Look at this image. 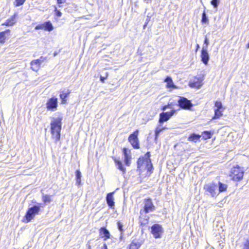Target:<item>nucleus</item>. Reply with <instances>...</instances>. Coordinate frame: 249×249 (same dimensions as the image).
I'll return each instance as SVG.
<instances>
[{
	"label": "nucleus",
	"mask_w": 249,
	"mask_h": 249,
	"mask_svg": "<svg viewBox=\"0 0 249 249\" xmlns=\"http://www.w3.org/2000/svg\"><path fill=\"white\" fill-rule=\"evenodd\" d=\"M100 235L102 238H104L105 240H107L110 237V233L105 227H102L99 231Z\"/></svg>",
	"instance_id": "obj_15"
},
{
	"label": "nucleus",
	"mask_w": 249,
	"mask_h": 249,
	"mask_svg": "<svg viewBox=\"0 0 249 249\" xmlns=\"http://www.w3.org/2000/svg\"><path fill=\"white\" fill-rule=\"evenodd\" d=\"M56 11V15L58 17H60L62 16V13L59 10H57V9H55Z\"/></svg>",
	"instance_id": "obj_43"
},
{
	"label": "nucleus",
	"mask_w": 249,
	"mask_h": 249,
	"mask_svg": "<svg viewBox=\"0 0 249 249\" xmlns=\"http://www.w3.org/2000/svg\"><path fill=\"white\" fill-rule=\"evenodd\" d=\"M54 56H55V55H56V53H54Z\"/></svg>",
	"instance_id": "obj_50"
},
{
	"label": "nucleus",
	"mask_w": 249,
	"mask_h": 249,
	"mask_svg": "<svg viewBox=\"0 0 249 249\" xmlns=\"http://www.w3.org/2000/svg\"><path fill=\"white\" fill-rule=\"evenodd\" d=\"M107 74H106V76H100V81L102 82V83H104L105 82V80L106 79H107Z\"/></svg>",
	"instance_id": "obj_42"
},
{
	"label": "nucleus",
	"mask_w": 249,
	"mask_h": 249,
	"mask_svg": "<svg viewBox=\"0 0 249 249\" xmlns=\"http://www.w3.org/2000/svg\"><path fill=\"white\" fill-rule=\"evenodd\" d=\"M189 85L191 88H196L199 89L201 87L202 84L201 81L199 78L195 77L193 80H191L189 82Z\"/></svg>",
	"instance_id": "obj_14"
},
{
	"label": "nucleus",
	"mask_w": 249,
	"mask_h": 249,
	"mask_svg": "<svg viewBox=\"0 0 249 249\" xmlns=\"http://www.w3.org/2000/svg\"><path fill=\"white\" fill-rule=\"evenodd\" d=\"M164 81L167 83V86L168 88H172L174 86V84L172 78L170 77L167 76L164 80Z\"/></svg>",
	"instance_id": "obj_27"
},
{
	"label": "nucleus",
	"mask_w": 249,
	"mask_h": 249,
	"mask_svg": "<svg viewBox=\"0 0 249 249\" xmlns=\"http://www.w3.org/2000/svg\"><path fill=\"white\" fill-rule=\"evenodd\" d=\"M143 205V211L146 213L153 212L155 210V207L151 198L144 199Z\"/></svg>",
	"instance_id": "obj_8"
},
{
	"label": "nucleus",
	"mask_w": 249,
	"mask_h": 249,
	"mask_svg": "<svg viewBox=\"0 0 249 249\" xmlns=\"http://www.w3.org/2000/svg\"><path fill=\"white\" fill-rule=\"evenodd\" d=\"M199 48V45L198 44H197L196 45V51L198 50V49Z\"/></svg>",
	"instance_id": "obj_48"
},
{
	"label": "nucleus",
	"mask_w": 249,
	"mask_h": 249,
	"mask_svg": "<svg viewBox=\"0 0 249 249\" xmlns=\"http://www.w3.org/2000/svg\"><path fill=\"white\" fill-rule=\"evenodd\" d=\"M149 154H150V152H147L145 155L144 156H150L149 155Z\"/></svg>",
	"instance_id": "obj_47"
},
{
	"label": "nucleus",
	"mask_w": 249,
	"mask_h": 249,
	"mask_svg": "<svg viewBox=\"0 0 249 249\" xmlns=\"http://www.w3.org/2000/svg\"><path fill=\"white\" fill-rule=\"evenodd\" d=\"M178 105L181 108L187 110L190 109L193 106L191 101L184 97H179Z\"/></svg>",
	"instance_id": "obj_6"
},
{
	"label": "nucleus",
	"mask_w": 249,
	"mask_h": 249,
	"mask_svg": "<svg viewBox=\"0 0 249 249\" xmlns=\"http://www.w3.org/2000/svg\"><path fill=\"white\" fill-rule=\"evenodd\" d=\"M46 60V57L41 56L39 59H37V60L41 64L42 63L44 62Z\"/></svg>",
	"instance_id": "obj_41"
},
{
	"label": "nucleus",
	"mask_w": 249,
	"mask_h": 249,
	"mask_svg": "<svg viewBox=\"0 0 249 249\" xmlns=\"http://www.w3.org/2000/svg\"><path fill=\"white\" fill-rule=\"evenodd\" d=\"M123 152L124 154V156H129V155H130L131 154L130 150H129L126 148H123Z\"/></svg>",
	"instance_id": "obj_35"
},
{
	"label": "nucleus",
	"mask_w": 249,
	"mask_h": 249,
	"mask_svg": "<svg viewBox=\"0 0 249 249\" xmlns=\"http://www.w3.org/2000/svg\"><path fill=\"white\" fill-rule=\"evenodd\" d=\"M40 207L41 204H38V205H34L28 209L25 216L28 222L31 221L36 214H38L40 210Z\"/></svg>",
	"instance_id": "obj_4"
},
{
	"label": "nucleus",
	"mask_w": 249,
	"mask_h": 249,
	"mask_svg": "<svg viewBox=\"0 0 249 249\" xmlns=\"http://www.w3.org/2000/svg\"><path fill=\"white\" fill-rule=\"evenodd\" d=\"M138 130H136L133 134H131L128 138L129 142L135 149L139 148V143L138 138Z\"/></svg>",
	"instance_id": "obj_9"
},
{
	"label": "nucleus",
	"mask_w": 249,
	"mask_h": 249,
	"mask_svg": "<svg viewBox=\"0 0 249 249\" xmlns=\"http://www.w3.org/2000/svg\"><path fill=\"white\" fill-rule=\"evenodd\" d=\"M117 226H118V229L119 231L121 232L120 239L121 240L123 237V232H124V229L123 228V225L121 222L119 221L117 222Z\"/></svg>",
	"instance_id": "obj_29"
},
{
	"label": "nucleus",
	"mask_w": 249,
	"mask_h": 249,
	"mask_svg": "<svg viewBox=\"0 0 249 249\" xmlns=\"http://www.w3.org/2000/svg\"><path fill=\"white\" fill-rule=\"evenodd\" d=\"M201 22L205 24H208L209 23V19L208 18L205 13V11H204L202 15V19H201Z\"/></svg>",
	"instance_id": "obj_28"
},
{
	"label": "nucleus",
	"mask_w": 249,
	"mask_h": 249,
	"mask_svg": "<svg viewBox=\"0 0 249 249\" xmlns=\"http://www.w3.org/2000/svg\"><path fill=\"white\" fill-rule=\"evenodd\" d=\"M58 107V100L56 97L50 98L46 103V108L48 110L55 111Z\"/></svg>",
	"instance_id": "obj_7"
},
{
	"label": "nucleus",
	"mask_w": 249,
	"mask_h": 249,
	"mask_svg": "<svg viewBox=\"0 0 249 249\" xmlns=\"http://www.w3.org/2000/svg\"><path fill=\"white\" fill-rule=\"evenodd\" d=\"M42 199L43 202L45 203H50L52 201V196L42 194Z\"/></svg>",
	"instance_id": "obj_21"
},
{
	"label": "nucleus",
	"mask_w": 249,
	"mask_h": 249,
	"mask_svg": "<svg viewBox=\"0 0 249 249\" xmlns=\"http://www.w3.org/2000/svg\"><path fill=\"white\" fill-rule=\"evenodd\" d=\"M176 110L173 109L169 112H162L160 114L159 124H162L166 122L175 114Z\"/></svg>",
	"instance_id": "obj_10"
},
{
	"label": "nucleus",
	"mask_w": 249,
	"mask_h": 249,
	"mask_svg": "<svg viewBox=\"0 0 249 249\" xmlns=\"http://www.w3.org/2000/svg\"><path fill=\"white\" fill-rule=\"evenodd\" d=\"M31 69L35 71H37L40 67L41 64L37 59L32 61L30 63Z\"/></svg>",
	"instance_id": "obj_16"
},
{
	"label": "nucleus",
	"mask_w": 249,
	"mask_h": 249,
	"mask_svg": "<svg viewBox=\"0 0 249 249\" xmlns=\"http://www.w3.org/2000/svg\"><path fill=\"white\" fill-rule=\"evenodd\" d=\"M76 182L78 184H80L81 182V173L79 170L76 171Z\"/></svg>",
	"instance_id": "obj_30"
},
{
	"label": "nucleus",
	"mask_w": 249,
	"mask_h": 249,
	"mask_svg": "<svg viewBox=\"0 0 249 249\" xmlns=\"http://www.w3.org/2000/svg\"><path fill=\"white\" fill-rule=\"evenodd\" d=\"M10 32V31L9 29L0 32V43H4L5 42L6 36L9 35Z\"/></svg>",
	"instance_id": "obj_17"
},
{
	"label": "nucleus",
	"mask_w": 249,
	"mask_h": 249,
	"mask_svg": "<svg viewBox=\"0 0 249 249\" xmlns=\"http://www.w3.org/2000/svg\"><path fill=\"white\" fill-rule=\"evenodd\" d=\"M209 44V39L207 38V36H206L205 37V40H204V44H203V46L202 47V48H204V49L205 48L206 50H207V48H208Z\"/></svg>",
	"instance_id": "obj_33"
},
{
	"label": "nucleus",
	"mask_w": 249,
	"mask_h": 249,
	"mask_svg": "<svg viewBox=\"0 0 249 249\" xmlns=\"http://www.w3.org/2000/svg\"><path fill=\"white\" fill-rule=\"evenodd\" d=\"M70 92L62 93L60 94V98L61 99V103L62 104H65L66 102V98L69 96Z\"/></svg>",
	"instance_id": "obj_26"
},
{
	"label": "nucleus",
	"mask_w": 249,
	"mask_h": 249,
	"mask_svg": "<svg viewBox=\"0 0 249 249\" xmlns=\"http://www.w3.org/2000/svg\"><path fill=\"white\" fill-rule=\"evenodd\" d=\"M244 171L239 166L233 167L231 170L230 176L232 179L235 181H239L243 177Z\"/></svg>",
	"instance_id": "obj_3"
},
{
	"label": "nucleus",
	"mask_w": 249,
	"mask_h": 249,
	"mask_svg": "<svg viewBox=\"0 0 249 249\" xmlns=\"http://www.w3.org/2000/svg\"><path fill=\"white\" fill-rule=\"evenodd\" d=\"M201 61L206 65L208 63L210 59V56L208 52V50L205 48H202L201 52Z\"/></svg>",
	"instance_id": "obj_13"
},
{
	"label": "nucleus",
	"mask_w": 249,
	"mask_h": 249,
	"mask_svg": "<svg viewBox=\"0 0 249 249\" xmlns=\"http://www.w3.org/2000/svg\"><path fill=\"white\" fill-rule=\"evenodd\" d=\"M132 247H133V245H131V248H132Z\"/></svg>",
	"instance_id": "obj_51"
},
{
	"label": "nucleus",
	"mask_w": 249,
	"mask_h": 249,
	"mask_svg": "<svg viewBox=\"0 0 249 249\" xmlns=\"http://www.w3.org/2000/svg\"><path fill=\"white\" fill-rule=\"evenodd\" d=\"M66 0H57V1L58 4H60L64 3V2H66Z\"/></svg>",
	"instance_id": "obj_44"
},
{
	"label": "nucleus",
	"mask_w": 249,
	"mask_h": 249,
	"mask_svg": "<svg viewBox=\"0 0 249 249\" xmlns=\"http://www.w3.org/2000/svg\"><path fill=\"white\" fill-rule=\"evenodd\" d=\"M16 15H14L13 16H12L10 18L6 20V21L4 23H2V25H5L7 26H11L13 25L16 23Z\"/></svg>",
	"instance_id": "obj_19"
},
{
	"label": "nucleus",
	"mask_w": 249,
	"mask_h": 249,
	"mask_svg": "<svg viewBox=\"0 0 249 249\" xmlns=\"http://www.w3.org/2000/svg\"><path fill=\"white\" fill-rule=\"evenodd\" d=\"M244 248L243 249H249V240H246L243 244Z\"/></svg>",
	"instance_id": "obj_39"
},
{
	"label": "nucleus",
	"mask_w": 249,
	"mask_h": 249,
	"mask_svg": "<svg viewBox=\"0 0 249 249\" xmlns=\"http://www.w3.org/2000/svg\"><path fill=\"white\" fill-rule=\"evenodd\" d=\"M114 160L116 163V166H117L118 169L121 171L123 173H125L126 170L125 167L123 166L122 161L117 159L116 158H114Z\"/></svg>",
	"instance_id": "obj_20"
},
{
	"label": "nucleus",
	"mask_w": 249,
	"mask_h": 249,
	"mask_svg": "<svg viewBox=\"0 0 249 249\" xmlns=\"http://www.w3.org/2000/svg\"><path fill=\"white\" fill-rule=\"evenodd\" d=\"M115 192L109 193L107 194L106 196V201L107 205L111 209L114 208L115 202L113 195Z\"/></svg>",
	"instance_id": "obj_12"
},
{
	"label": "nucleus",
	"mask_w": 249,
	"mask_h": 249,
	"mask_svg": "<svg viewBox=\"0 0 249 249\" xmlns=\"http://www.w3.org/2000/svg\"><path fill=\"white\" fill-rule=\"evenodd\" d=\"M131 157H124V161L127 166H129L130 164Z\"/></svg>",
	"instance_id": "obj_36"
},
{
	"label": "nucleus",
	"mask_w": 249,
	"mask_h": 249,
	"mask_svg": "<svg viewBox=\"0 0 249 249\" xmlns=\"http://www.w3.org/2000/svg\"><path fill=\"white\" fill-rule=\"evenodd\" d=\"M200 137L201 136L198 134L193 133L189 137L188 140L189 141L196 142L199 140Z\"/></svg>",
	"instance_id": "obj_23"
},
{
	"label": "nucleus",
	"mask_w": 249,
	"mask_h": 249,
	"mask_svg": "<svg viewBox=\"0 0 249 249\" xmlns=\"http://www.w3.org/2000/svg\"><path fill=\"white\" fill-rule=\"evenodd\" d=\"M102 249H107V245L106 244H104V245H103V247L102 248Z\"/></svg>",
	"instance_id": "obj_46"
},
{
	"label": "nucleus",
	"mask_w": 249,
	"mask_h": 249,
	"mask_svg": "<svg viewBox=\"0 0 249 249\" xmlns=\"http://www.w3.org/2000/svg\"><path fill=\"white\" fill-rule=\"evenodd\" d=\"M203 137L205 139H210L211 137V133L209 131H205L203 132Z\"/></svg>",
	"instance_id": "obj_32"
},
{
	"label": "nucleus",
	"mask_w": 249,
	"mask_h": 249,
	"mask_svg": "<svg viewBox=\"0 0 249 249\" xmlns=\"http://www.w3.org/2000/svg\"><path fill=\"white\" fill-rule=\"evenodd\" d=\"M247 48H249V43L247 44Z\"/></svg>",
	"instance_id": "obj_49"
},
{
	"label": "nucleus",
	"mask_w": 249,
	"mask_h": 249,
	"mask_svg": "<svg viewBox=\"0 0 249 249\" xmlns=\"http://www.w3.org/2000/svg\"><path fill=\"white\" fill-rule=\"evenodd\" d=\"M222 111L220 110V109H214V115L212 119H217L220 118L222 116Z\"/></svg>",
	"instance_id": "obj_25"
},
{
	"label": "nucleus",
	"mask_w": 249,
	"mask_h": 249,
	"mask_svg": "<svg viewBox=\"0 0 249 249\" xmlns=\"http://www.w3.org/2000/svg\"><path fill=\"white\" fill-rule=\"evenodd\" d=\"M171 108L170 106L169 105H168L165 106L163 107L162 109L163 111H165L167 108Z\"/></svg>",
	"instance_id": "obj_45"
},
{
	"label": "nucleus",
	"mask_w": 249,
	"mask_h": 249,
	"mask_svg": "<svg viewBox=\"0 0 249 249\" xmlns=\"http://www.w3.org/2000/svg\"><path fill=\"white\" fill-rule=\"evenodd\" d=\"M162 124H159L157 127L156 128L155 132V140H156L159 136V135L160 132L163 131L164 130L167 129V128L165 126L162 127Z\"/></svg>",
	"instance_id": "obj_18"
},
{
	"label": "nucleus",
	"mask_w": 249,
	"mask_h": 249,
	"mask_svg": "<svg viewBox=\"0 0 249 249\" xmlns=\"http://www.w3.org/2000/svg\"><path fill=\"white\" fill-rule=\"evenodd\" d=\"M217 188V184L213 182L206 184L204 186L206 194L212 197H215L218 195Z\"/></svg>",
	"instance_id": "obj_2"
},
{
	"label": "nucleus",
	"mask_w": 249,
	"mask_h": 249,
	"mask_svg": "<svg viewBox=\"0 0 249 249\" xmlns=\"http://www.w3.org/2000/svg\"><path fill=\"white\" fill-rule=\"evenodd\" d=\"M40 29H44V23L39 24L35 27L36 30H40Z\"/></svg>",
	"instance_id": "obj_40"
},
{
	"label": "nucleus",
	"mask_w": 249,
	"mask_h": 249,
	"mask_svg": "<svg viewBox=\"0 0 249 249\" xmlns=\"http://www.w3.org/2000/svg\"><path fill=\"white\" fill-rule=\"evenodd\" d=\"M137 168L140 174L145 172L144 176H150L153 169L150 157H140L137 161Z\"/></svg>",
	"instance_id": "obj_1"
},
{
	"label": "nucleus",
	"mask_w": 249,
	"mask_h": 249,
	"mask_svg": "<svg viewBox=\"0 0 249 249\" xmlns=\"http://www.w3.org/2000/svg\"><path fill=\"white\" fill-rule=\"evenodd\" d=\"M227 185L224 183H222L220 182H218V185L217 189L218 194L220 193L226 191L227 189Z\"/></svg>",
	"instance_id": "obj_22"
},
{
	"label": "nucleus",
	"mask_w": 249,
	"mask_h": 249,
	"mask_svg": "<svg viewBox=\"0 0 249 249\" xmlns=\"http://www.w3.org/2000/svg\"><path fill=\"white\" fill-rule=\"evenodd\" d=\"M62 118H58L54 119L51 123V133H56L57 137H59V133H60L61 129Z\"/></svg>",
	"instance_id": "obj_5"
},
{
	"label": "nucleus",
	"mask_w": 249,
	"mask_h": 249,
	"mask_svg": "<svg viewBox=\"0 0 249 249\" xmlns=\"http://www.w3.org/2000/svg\"><path fill=\"white\" fill-rule=\"evenodd\" d=\"M25 1V0H16L15 5L16 6H19L22 5L24 3Z\"/></svg>",
	"instance_id": "obj_38"
},
{
	"label": "nucleus",
	"mask_w": 249,
	"mask_h": 249,
	"mask_svg": "<svg viewBox=\"0 0 249 249\" xmlns=\"http://www.w3.org/2000/svg\"><path fill=\"white\" fill-rule=\"evenodd\" d=\"M214 106L215 107H216V109H221L223 107L222 103L220 101H217L215 102Z\"/></svg>",
	"instance_id": "obj_34"
},
{
	"label": "nucleus",
	"mask_w": 249,
	"mask_h": 249,
	"mask_svg": "<svg viewBox=\"0 0 249 249\" xmlns=\"http://www.w3.org/2000/svg\"><path fill=\"white\" fill-rule=\"evenodd\" d=\"M53 138L55 139V142L58 141L60 138V133H59V137H57L56 133H52Z\"/></svg>",
	"instance_id": "obj_37"
},
{
	"label": "nucleus",
	"mask_w": 249,
	"mask_h": 249,
	"mask_svg": "<svg viewBox=\"0 0 249 249\" xmlns=\"http://www.w3.org/2000/svg\"><path fill=\"white\" fill-rule=\"evenodd\" d=\"M163 232V229L160 225L155 224L151 227V233L155 238H159Z\"/></svg>",
	"instance_id": "obj_11"
},
{
	"label": "nucleus",
	"mask_w": 249,
	"mask_h": 249,
	"mask_svg": "<svg viewBox=\"0 0 249 249\" xmlns=\"http://www.w3.org/2000/svg\"><path fill=\"white\" fill-rule=\"evenodd\" d=\"M44 30L47 31H52L53 29V27L52 23L50 21H47L44 23Z\"/></svg>",
	"instance_id": "obj_24"
},
{
	"label": "nucleus",
	"mask_w": 249,
	"mask_h": 249,
	"mask_svg": "<svg viewBox=\"0 0 249 249\" xmlns=\"http://www.w3.org/2000/svg\"><path fill=\"white\" fill-rule=\"evenodd\" d=\"M220 3V0H212L211 4L213 6L214 8H217Z\"/></svg>",
	"instance_id": "obj_31"
}]
</instances>
